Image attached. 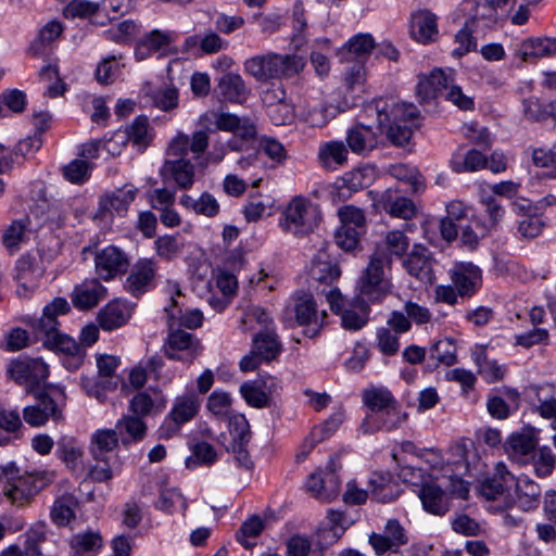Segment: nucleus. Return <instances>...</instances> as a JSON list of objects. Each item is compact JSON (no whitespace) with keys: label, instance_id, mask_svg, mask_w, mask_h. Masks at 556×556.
Wrapping results in <instances>:
<instances>
[{"label":"nucleus","instance_id":"obj_8","mask_svg":"<svg viewBox=\"0 0 556 556\" xmlns=\"http://www.w3.org/2000/svg\"><path fill=\"white\" fill-rule=\"evenodd\" d=\"M368 110L375 111L379 127L390 122L415 125V121L418 117V110L414 104L399 102L392 97L375 100L368 106Z\"/></svg>","mask_w":556,"mask_h":556},{"label":"nucleus","instance_id":"obj_64","mask_svg":"<svg viewBox=\"0 0 556 556\" xmlns=\"http://www.w3.org/2000/svg\"><path fill=\"white\" fill-rule=\"evenodd\" d=\"M89 163L85 160H73L63 167L64 178L72 184H83L90 175Z\"/></svg>","mask_w":556,"mask_h":556},{"label":"nucleus","instance_id":"obj_20","mask_svg":"<svg viewBox=\"0 0 556 556\" xmlns=\"http://www.w3.org/2000/svg\"><path fill=\"white\" fill-rule=\"evenodd\" d=\"M407 419V414L402 412L399 402L392 405L389 409L380 415H367L363 422L362 429L366 433L376 432L380 430L392 431L397 429Z\"/></svg>","mask_w":556,"mask_h":556},{"label":"nucleus","instance_id":"obj_46","mask_svg":"<svg viewBox=\"0 0 556 556\" xmlns=\"http://www.w3.org/2000/svg\"><path fill=\"white\" fill-rule=\"evenodd\" d=\"M56 454L73 470L81 464L83 451L71 437H62L56 441Z\"/></svg>","mask_w":556,"mask_h":556},{"label":"nucleus","instance_id":"obj_53","mask_svg":"<svg viewBox=\"0 0 556 556\" xmlns=\"http://www.w3.org/2000/svg\"><path fill=\"white\" fill-rule=\"evenodd\" d=\"M94 465L89 468V477L96 482H105L113 478L114 473L121 469L118 458L106 457L105 460L93 459Z\"/></svg>","mask_w":556,"mask_h":556},{"label":"nucleus","instance_id":"obj_40","mask_svg":"<svg viewBox=\"0 0 556 556\" xmlns=\"http://www.w3.org/2000/svg\"><path fill=\"white\" fill-rule=\"evenodd\" d=\"M254 353L262 359L269 362L276 358L281 353V343L275 330L260 331L253 337Z\"/></svg>","mask_w":556,"mask_h":556},{"label":"nucleus","instance_id":"obj_5","mask_svg":"<svg viewBox=\"0 0 556 556\" xmlns=\"http://www.w3.org/2000/svg\"><path fill=\"white\" fill-rule=\"evenodd\" d=\"M320 222L318 206L305 197L296 195L290 200L279 218L285 232L303 237L314 231Z\"/></svg>","mask_w":556,"mask_h":556},{"label":"nucleus","instance_id":"obj_31","mask_svg":"<svg viewBox=\"0 0 556 556\" xmlns=\"http://www.w3.org/2000/svg\"><path fill=\"white\" fill-rule=\"evenodd\" d=\"M418 496L425 510L432 515L443 516L450 509L445 492L434 483H424L419 489Z\"/></svg>","mask_w":556,"mask_h":556},{"label":"nucleus","instance_id":"obj_25","mask_svg":"<svg viewBox=\"0 0 556 556\" xmlns=\"http://www.w3.org/2000/svg\"><path fill=\"white\" fill-rule=\"evenodd\" d=\"M555 54L556 38H528L520 42L516 49V55L525 62H533Z\"/></svg>","mask_w":556,"mask_h":556},{"label":"nucleus","instance_id":"obj_50","mask_svg":"<svg viewBox=\"0 0 556 556\" xmlns=\"http://www.w3.org/2000/svg\"><path fill=\"white\" fill-rule=\"evenodd\" d=\"M264 530V521L261 517L254 515L247 519L238 530L236 538L237 541L244 548H252L255 542H251L250 539L257 538Z\"/></svg>","mask_w":556,"mask_h":556},{"label":"nucleus","instance_id":"obj_55","mask_svg":"<svg viewBox=\"0 0 556 556\" xmlns=\"http://www.w3.org/2000/svg\"><path fill=\"white\" fill-rule=\"evenodd\" d=\"M129 135V141L143 150L149 144L151 137L149 135V121L146 116H138L129 126L126 127Z\"/></svg>","mask_w":556,"mask_h":556},{"label":"nucleus","instance_id":"obj_13","mask_svg":"<svg viewBox=\"0 0 556 556\" xmlns=\"http://www.w3.org/2000/svg\"><path fill=\"white\" fill-rule=\"evenodd\" d=\"M156 263L152 258L139 260L131 267L124 288L135 298H139L154 287Z\"/></svg>","mask_w":556,"mask_h":556},{"label":"nucleus","instance_id":"obj_12","mask_svg":"<svg viewBox=\"0 0 556 556\" xmlns=\"http://www.w3.org/2000/svg\"><path fill=\"white\" fill-rule=\"evenodd\" d=\"M10 377L18 384L40 386L49 376L48 365L40 358H21L11 362Z\"/></svg>","mask_w":556,"mask_h":556},{"label":"nucleus","instance_id":"obj_60","mask_svg":"<svg viewBox=\"0 0 556 556\" xmlns=\"http://www.w3.org/2000/svg\"><path fill=\"white\" fill-rule=\"evenodd\" d=\"M375 48V40L370 34H357L343 47L342 51L357 58L368 55Z\"/></svg>","mask_w":556,"mask_h":556},{"label":"nucleus","instance_id":"obj_2","mask_svg":"<svg viewBox=\"0 0 556 556\" xmlns=\"http://www.w3.org/2000/svg\"><path fill=\"white\" fill-rule=\"evenodd\" d=\"M70 311L71 306L64 298H55L43 307L41 317L33 319L30 325L35 337L61 356L63 366L68 371H76L84 363L86 350L74 338L59 330L58 320L59 316Z\"/></svg>","mask_w":556,"mask_h":556},{"label":"nucleus","instance_id":"obj_37","mask_svg":"<svg viewBox=\"0 0 556 556\" xmlns=\"http://www.w3.org/2000/svg\"><path fill=\"white\" fill-rule=\"evenodd\" d=\"M163 170L182 189H189L193 185L194 166L186 157L166 160Z\"/></svg>","mask_w":556,"mask_h":556},{"label":"nucleus","instance_id":"obj_23","mask_svg":"<svg viewBox=\"0 0 556 556\" xmlns=\"http://www.w3.org/2000/svg\"><path fill=\"white\" fill-rule=\"evenodd\" d=\"M406 271L421 281H429L432 273L431 252L424 245L415 244L403 262Z\"/></svg>","mask_w":556,"mask_h":556},{"label":"nucleus","instance_id":"obj_1","mask_svg":"<svg viewBox=\"0 0 556 556\" xmlns=\"http://www.w3.org/2000/svg\"><path fill=\"white\" fill-rule=\"evenodd\" d=\"M390 264V258L384 252L376 251L358 280L357 301L361 304V311L354 308H344V300L338 288H332L326 296L331 309L341 314L342 327L349 331H357L368 323V306L371 303H378L389 293L390 285L386 279V266Z\"/></svg>","mask_w":556,"mask_h":556},{"label":"nucleus","instance_id":"obj_34","mask_svg":"<svg viewBox=\"0 0 556 556\" xmlns=\"http://www.w3.org/2000/svg\"><path fill=\"white\" fill-rule=\"evenodd\" d=\"M138 189L126 185L112 193H108L100 199V208L104 212H115L124 214L129 204L135 200Z\"/></svg>","mask_w":556,"mask_h":556},{"label":"nucleus","instance_id":"obj_11","mask_svg":"<svg viewBox=\"0 0 556 556\" xmlns=\"http://www.w3.org/2000/svg\"><path fill=\"white\" fill-rule=\"evenodd\" d=\"M448 275L460 298H471L482 286V270L471 262L455 263Z\"/></svg>","mask_w":556,"mask_h":556},{"label":"nucleus","instance_id":"obj_57","mask_svg":"<svg viewBox=\"0 0 556 556\" xmlns=\"http://www.w3.org/2000/svg\"><path fill=\"white\" fill-rule=\"evenodd\" d=\"M430 358L439 363L451 366L456 363V346L451 339L437 341L430 349Z\"/></svg>","mask_w":556,"mask_h":556},{"label":"nucleus","instance_id":"obj_58","mask_svg":"<svg viewBox=\"0 0 556 556\" xmlns=\"http://www.w3.org/2000/svg\"><path fill=\"white\" fill-rule=\"evenodd\" d=\"M365 229L341 225L336 233L334 240L338 247L345 251H353L358 247L359 238Z\"/></svg>","mask_w":556,"mask_h":556},{"label":"nucleus","instance_id":"obj_18","mask_svg":"<svg viewBox=\"0 0 556 556\" xmlns=\"http://www.w3.org/2000/svg\"><path fill=\"white\" fill-rule=\"evenodd\" d=\"M515 485V476L507 469L503 462H498L491 477L485 478L480 484V492L488 501H494Z\"/></svg>","mask_w":556,"mask_h":556},{"label":"nucleus","instance_id":"obj_43","mask_svg":"<svg viewBox=\"0 0 556 556\" xmlns=\"http://www.w3.org/2000/svg\"><path fill=\"white\" fill-rule=\"evenodd\" d=\"M180 204L197 214L206 217H214L219 212V204L214 195L208 192H203L198 199L189 194H184L180 198Z\"/></svg>","mask_w":556,"mask_h":556},{"label":"nucleus","instance_id":"obj_45","mask_svg":"<svg viewBox=\"0 0 556 556\" xmlns=\"http://www.w3.org/2000/svg\"><path fill=\"white\" fill-rule=\"evenodd\" d=\"M115 429L122 437V443L126 445L129 443V439L132 441L142 440L147 431V426L141 417L126 416L117 421Z\"/></svg>","mask_w":556,"mask_h":556},{"label":"nucleus","instance_id":"obj_21","mask_svg":"<svg viewBox=\"0 0 556 556\" xmlns=\"http://www.w3.org/2000/svg\"><path fill=\"white\" fill-rule=\"evenodd\" d=\"M538 442L530 433H511L504 443V451L508 458L520 465L528 464L534 458Z\"/></svg>","mask_w":556,"mask_h":556},{"label":"nucleus","instance_id":"obj_14","mask_svg":"<svg viewBox=\"0 0 556 556\" xmlns=\"http://www.w3.org/2000/svg\"><path fill=\"white\" fill-rule=\"evenodd\" d=\"M129 265L126 254L114 245L105 247L94 254V268L98 276L108 281L127 270Z\"/></svg>","mask_w":556,"mask_h":556},{"label":"nucleus","instance_id":"obj_4","mask_svg":"<svg viewBox=\"0 0 556 556\" xmlns=\"http://www.w3.org/2000/svg\"><path fill=\"white\" fill-rule=\"evenodd\" d=\"M51 479L47 472L35 471L21 473L14 463L1 467L0 483L3 494L15 505L23 506L45 489Z\"/></svg>","mask_w":556,"mask_h":556},{"label":"nucleus","instance_id":"obj_28","mask_svg":"<svg viewBox=\"0 0 556 556\" xmlns=\"http://www.w3.org/2000/svg\"><path fill=\"white\" fill-rule=\"evenodd\" d=\"M200 409V400L194 393L178 396L168 415V421L174 424L172 431H177L182 424L193 419Z\"/></svg>","mask_w":556,"mask_h":556},{"label":"nucleus","instance_id":"obj_16","mask_svg":"<svg viewBox=\"0 0 556 556\" xmlns=\"http://www.w3.org/2000/svg\"><path fill=\"white\" fill-rule=\"evenodd\" d=\"M295 317L300 325L307 326L305 334L307 337H315L327 317L326 311L320 313L317 311L316 302L311 294H303L298 298L295 304Z\"/></svg>","mask_w":556,"mask_h":556},{"label":"nucleus","instance_id":"obj_7","mask_svg":"<svg viewBox=\"0 0 556 556\" xmlns=\"http://www.w3.org/2000/svg\"><path fill=\"white\" fill-rule=\"evenodd\" d=\"M14 279L18 283L16 294L26 298L29 292L37 287L38 280L46 271V264L41 254L38 252L25 253L21 255L15 263Z\"/></svg>","mask_w":556,"mask_h":556},{"label":"nucleus","instance_id":"obj_52","mask_svg":"<svg viewBox=\"0 0 556 556\" xmlns=\"http://www.w3.org/2000/svg\"><path fill=\"white\" fill-rule=\"evenodd\" d=\"M481 202L486 214V218L481 220V235L485 236L503 218L505 210L493 197L484 198Z\"/></svg>","mask_w":556,"mask_h":556},{"label":"nucleus","instance_id":"obj_63","mask_svg":"<svg viewBox=\"0 0 556 556\" xmlns=\"http://www.w3.org/2000/svg\"><path fill=\"white\" fill-rule=\"evenodd\" d=\"M534 471L538 477L545 478L548 477L556 464L555 455L553 454L549 447H541L538 452L534 451Z\"/></svg>","mask_w":556,"mask_h":556},{"label":"nucleus","instance_id":"obj_22","mask_svg":"<svg viewBox=\"0 0 556 556\" xmlns=\"http://www.w3.org/2000/svg\"><path fill=\"white\" fill-rule=\"evenodd\" d=\"M216 91L224 101L242 104L251 94V89L237 73H225L218 79Z\"/></svg>","mask_w":556,"mask_h":556},{"label":"nucleus","instance_id":"obj_26","mask_svg":"<svg viewBox=\"0 0 556 556\" xmlns=\"http://www.w3.org/2000/svg\"><path fill=\"white\" fill-rule=\"evenodd\" d=\"M118 435L116 429L97 430L90 441L92 458L98 460H105L106 457L118 458L115 452L118 446Z\"/></svg>","mask_w":556,"mask_h":556},{"label":"nucleus","instance_id":"obj_49","mask_svg":"<svg viewBox=\"0 0 556 556\" xmlns=\"http://www.w3.org/2000/svg\"><path fill=\"white\" fill-rule=\"evenodd\" d=\"M488 159L476 149L469 150L464 157H454L452 167L456 173L476 172L486 167Z\"/></svg>","mask_w":556,"mask_h":556},{"label":"nucleus","instance_id":"obj_47","mask_svg":"<svg viewBox=\"0 0 556 556\" xmlns=\"http://www.w3.org/2000/svg\"><path fill=\"white\" fill-rule=\"evenodd\" d=\"M389 174L397 180L408 182L414 192L425 189V179L416 167L399 163L389 167Z\"/></svg>","mask_w":556,"mask_h":556},{"label":"nucleus","instance_id":"obj_24","mask_svg":"<svg viewBox=\"0 0 556 556\" xmlns=\"http://www.w3.org/2000/svg\"><path fill=\"white\" fill-rule=\"evenodd\" d=\"M106 295V289L99 280H86L76 286L72 292V302L79 309H89L99 304Z\"/></svg>","mask_w":556,"mask_h":556},{"label":"nucleus","instance_id":"obj_29","mask_svg":"<svg viewBox=\"0 0 556 556\" xmlns=\"http://www.w3.org/2000/svg\"><path fill=\"white\" fill-rule=\"evenodd\" d=\"M346 142L352 152L366 155L378 147V136L371 127L357 124L348 131Z\"/></svg>","mask_w":556,"mask_h":556},{"label":"nucleus","instance_id":"obj_41","mask_svg":"<svg viewBox=\"0 0 556 556\" xmlns=\"http://www.w3.org/2000/svg\"><path fill=\"white\" fill-rule=\"evenodd\" d=\"M363 402L370 409L369 415H380L392 405H396L397 401L387 388L379 387L365 390Z\"/></svg>","mask_w":556,"mask_h":556},{"label":"nucleus","instance_id":"obj_44","mask_svg":"<svg viewBox=\"0 0 556 556\" xmlns=\"http://www.w3.org/2000/svg\"><path fill=\"white\" fill-rule=\"evenodd\" d=\"M254 324L260 326V331H271L273 329V318L262 307L250 305L243 313V316L240 320V328L243 332L251 331L254 329Z\"/></svg>","mask_w":556,"mask_h":556},{"label":"nucleus","instance_id":"obj_48","mask_svg":"<svg viewBox=\"0 0 556 556\" xmlns=\"http://www.w3.org/2000/svg\"><path fill=\"white\" fill-rule=\"evenodd\" d=\"M217 459L215 448L207 442H198L192 446V455L186 458V467L193 469L199 465L211 466Z\"/></svg>","mask_w":556,"mask_h":556},{"label":"nucleus","instance_id":"obj_6","mask_svg":"<svg viewBox=\"0 0 556 556\" xmlns=\"http://www.w3.org/2000/svg\"><path fill=\"white\" fill-rule=\"evenodd\" d=\"M65 404V392L58 386H49L43 392L36 394V404L23 409L26 424L31 427L43 426L50 418H62V406Z\"/></svg>","mask_w":556,"mask_h":556},{"label":"nucleus","instance_id":"obj_27","mask_svg":"<svg viewBox=\"0 0 556 556\" xmlns=\"http://www.w3.org/2000/svg\"><path fill=\"white\" fill-rule=\"evenodd\" d=\"M379 205L393 217L410 219L416 213L414 202L399 194L396 190L387 189L379 198Z\"/></svg>","mask_w":556,"mask_h":556},{"label":"nucleus","instance_id":"obj_42","mask_svg":"<svg viewBox=\"0 0 556 556\" xmlns=\"http://www.w3.org/2000/svg\"><path fill=\"white\" fill-rule=\"evenodd\" d=\"M77 506L78 501L73 494L65 493L59 496L51 507V520L59 527L68 525L75 518Z\"/></svg>","mask_w":556,"mask_h":556},{"label":"nucleus","instance_id":"obj_30","mask_svg":"<svg viewBox=\"0 0 556 556\" xmlns=\"http://www.w3.org/2000/svg\"><path fill=\"white\" fill-rule=\"evenodd\" d=\"M130 315L131 309L128 304L116 300L110 302L100 311L98 321L102 329L111 331L125 325L130 318Z\"/></svg>","mask_w":556,"mask_h":556},{"label":"nucleus","instance_id":"obj_62","mask_svg":"<svg viewBox=\"0 0 556 556\" xmlns=\"http://www.w3.org/2000/svg\"><path fill=\"white\" fill-rule=\"evenodd\" d=\"M377 346L379 351L387 356L395 355L400 350L399 334L390 328L381 327L376 332Z\"/></svg>","mask_w":556,"mask_h":556},{"label":"nucleus","instance_id":"obj_38","mask_svg":"<svg viewBox=\"0 0 556 556\" xmlns=\"http://www.w3.org/2000/svg\"><path fill=\"white\" fill-rule=\"evenodd\" d=\"M309 276L315 281L331 286L341 276V269L337 262L319 254L312 263Z\"/></svg>","mask_w":556,"mask_h":556},{"label":"nucleus","instance_id":"obj_54","mask_svg":"<svg viewBox=\"0 0 556 556\" xmlns=\"http://www.w3.org/2000/svg\"><path fill=\"white\" fill-rule=\"evenodd\" d=\"M184 243L177 236H161L154 241V249L163 260L172 261L182 252Z\"/></svg>","mask_w":556,"mask_h":556},{"label":"nucleus","instance_id":"obj_32","mask_svg":"<svg viewBox=\"0 0 556 556\" xmlns=\"http://www.w3.org/2000/svg\"><path fill=\"white\" fill-rule=\"evenodd\" d=\"M214 117L215 126L224 131H232L243 138H253L256 134L254 124L248 118H239L230 113H210Z\"/></svg>","mask_w":556,"mask_h":556},{"label":"nucleus","instance_id":"obj_17","mask_svg":"<svg viewBox=\"0 0 556 556\" xmlns=\"http://www.w3.org/2000/svg\"><path fill=\"white\" fill-rule=\"evenodd\" d=\"M174 41V34L153 29L143 35L136 45L135 55L138 61H143L154 54H166Z\"/></svg>","mask_w":556,"mask_h":556},{"label":"nucleus","instance_id":"obj_35","mask_svg":"<svg viewBox=\"0 0 556 556\" xmlns=\"http://www.w3.org/2000/svg\"><path fill=\"white\" fill-rule=\"evenodd\" d=\"M412 34L420 42L432 41L438 35L437 16L421 10L412 15Z\"/></svg>","mask_w":556,"mask_h":556},{"label":"nucleus","instance_id":"obj_9","mask_svg":"<svg viewBox=\"0 0 556 556\" xmlns=\"http://www.w3.org/2000/svg\"><path fill=\"white\" fill-rule=\"evenodd\" d=\"M341 481L337 475L336 459L330 458L324 470L313 472L307 481V491L319 501L330 502L339 495Z\"/></svg>","mask_w":556,"mask_h":556},{"label":"nucleus","instance_id":"obj_15","mask_svg":"<svg viewBox=\"0 0 556 556\" xmlns=\"http://www.w3.org/2000/svg\"><path fill=\"white\" fill-rule=\"evenodd\" d=\"M408 542L404 528L396 519H389L386 523L383 533H372L369 535V544L377 555L386 552H396L402 545Z\"/></svg>","mask_w":556,"mask_h":556},{"label":"nucleus","instance_id":"obj_61","mask_svg":"<svg viewBox=\"0 0 556 556\" xmlns=\"http://www.w3.org/2000/svg\"><path fill=\"white\" fill-rule=\"evenodd\" d=\"M372 497L381 503H390L397 498L399 490L396 485L392 484L389 479L380 476L377 479H371Z\"/></svg>","mask_w":556,"mask_h":556},{"label":"nucleus","instance_id":"obj_10","mask_svg":"<svg viewBox=\"0 0 556 556\" xmlns=\"http://www.w3.org/2000/svg\"><path fill=\"white\" fill-rule=\"evenodd\" d=\"M202 350L199 339L182 329H170L165 344L168 358L184 363H192Z\"/></svg>","mask_w":556,"mask_h":556},{"label":"nucleus","instance_id":"obj_33","mask_svg":"<svg viewBox=\"0 0 556 556\" xmlns=\"http://www.w3.org/2000/svg\"><path fill=\"white\" fill-rule=\"evenodd\" d=\"M516 502L525 511L538 508L541 498V486L528 477L515 478Z\"/></svg>","mask_w":556,"mask_h":556},{"label":"nucleus","instance_id":"obj_59","mask_svg":"<svg viewBox=\"0 0 556 556\" xmlns=\"http://www.w3.org/2000/svg\"><path fill=\"white\" fill-rule=\"evenodd\" d=\"M240 393L245 402L253 407L263 408L269 406L270 401L265 391L262 390L260 383L255 381L244 382L240 387Z\"/></svg>","mask_w":556,"mask_h":556},{"label":"nucleus","instance_id":"obj_39","mask_svg":"<svg viewBox=\"0 0 556 556\" xmlns=\"http://www.w3.org/2000/svg\"><path fill=\"white\" fill-rule=\"evenodd\" d=\"M102 543L100 533L91 530L73 535L70 542L74 556H96Z\"/></svg>","mask_w":556,"mask_h":556},{"label":"nucleus","instance_id":"obj_3","mask_svg":"<svg viewBox=\"0 0 556 556\" xmlns=\"http://www.w3.org/2000/svg\"><path fill=\"white\" fill-rule=\"evenodd\" d=\"M305 66V60L299 54L267 52L247 59L243 70L258 83L271 79L292 78Z\"/></svg>","mask_w":556,"mask_h":556},{"label":"nucleus","instance_id":"obj_51","mask_svg":"<svg viewBox=\"0 0 556 556\" xmlns=\"http://www.w3.org/2000/svg\"><path fill=\"white\" fill-rule=\"evenodd\" d=\"M80 383L85 392L89 396L97 399L99 402H104L106 392L116 388V382L99 377L93 378L81 376Z\"/></svg>","mask_w":556,"mask_h":556},{"label":"nucleus","instance_id":"obj_36","mask_svg":"<svg viewBox=\"0 0 556 556\" xmlns=\"http://www.w3.org/2000/svg\"><path fill=\"white\" fill-rule=\"evenodd\" d=\"M318 160L326 169L334 170L348 162V149L343 141H329L319 147Z\"/></svg>","mask_w":556,"mask_h":556},{"label":"nucleus","instance_id":"obj_19","mask_svg":"<svg viewBox=\"0 0 556 556\" xmlns=\"http://www.w3.org/2000/svg\"><path fill=\"white\" fill-rule=\"evenodd\" d=\"M455 81L454 71L448 68L443 71L434 68L428 76H420L416 87L417 96L422 100L435 98L442 90Z\"/></svg>","mask_w":556,"mask_h":556},{"label":"nucleus","instance_id":"obj_56","mask_svg":"<svg viewBox=\"0 0 556 556\" xmlns=\"http://www.w3.org/2000/svg\"><path fill=\"white\" fill-rule=\"evenodd\" d=\"M413 126L414 124L390 122L386 123L382 127L379 128L381 130L386 129L387 138L391 141L392 144L403 147L408 143L412 138Z\"/></svg>","mask_w":556,"mask_h":556}]
</instances>
